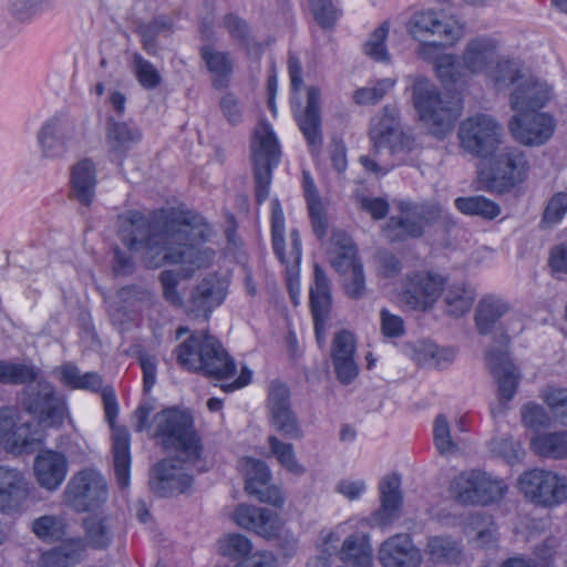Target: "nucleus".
<instances>
[{"mask_svg":"<svg viewBox=\"0 0 567 567\" xmlns=\"http://www.w3.org/2000/svg\"><path fill=\"white\" fill-rule=\"evenodd\" d=\"M121 240L132 251H144V261L151 268L164 264L179 265V271L164 270L158 280L164 299L173 307L184 305L177 290L182 279L207 268L215 258L212 248L202 246L212 229L206 219L192 212H171L148 219L140 212H128Z\"/></svg>","mask_w":567,"mask_h":567,"instance_id":"nucleus-1","label":"nucleus"},{"mask_svg":"<svg viewBox=\"0 0 567 567\" xmlns=\"http://www.w3.org/2000/svg\"><path fill=\"white\" fill-rule=\"evenodd\" d=\"M154 435L162 439L166 449H174L178 456L163 460L153 468L151 488L159 496L182 494L192 485L193 477L187 472L189 465L200 463L203 445L194 429L189 413L167 409L154 415Z\"/></svg>","mask_w":567,"mask_h":567,"instance_id":"nucleus-2","label":"nucleus"},{"mask_svg":"<svg viewBox=\"0 0 567 567\" xmlns=\"http://www.w3.org/2000/svg\"><path fill=\"white\" fill-rule=\"evenodd\" d=\"M413 104L422 125L429 134L443 138L454 127L461 115L462 103L455 95L442 94L427 79H416Z\"/></svg>","mask_w":567,"mask_h":567,"instance_id":"nucleus-3","label":"nucleus"},{"mask_svg":"<svg viewBox=\"0 0 567 567\" xmlns=\"http://www.w3.org/2000/svg\"><path fill=\"white\" fill-rule=\"evenodd\" d=\"M176 359L183 368L215 379L230 378L236 371L235 362L220 342L207 332L190 334L177 347Z\"/></svg>","mask_w":567,"mask_h":567,"instance_id":"nucleus-4","label":"nucleus"},{"mask_svg":"<svg viewBox=\"0 0 567 567\" xmlns=\"http://www.w3.org/2000/svg\"><path fill=\"white\" fill-rule=\"evenodd\" d=\"M489 157L487 167L478 171V181L485 190L504 194L527 178L529 163L522 150L501 145Z\"/></svg>","mask_w":567,"mask_h":567,"instance_id":"nucleus-5","label":"nucleus"},{"mask_svg":"<svg viewBox=\"0 0 567 567\" xmlns=\"http://www.w3.org/2000/svg\"><path fill=\"white\" fill-rule=\"evenodd\" d=\"M21 405L40 424L49 427L60 426L66 416L63 395L51 382L40 378V374L24 386Z\"/></svg>","mask_w":567,"mask_h":567,"instance_id":"nucleus-6","label":"nucleus"},{"mask_svg":"<svg viewBox=\"0 0 567 567\" xmlns=\"http://www.w3.org/2000/svg\"><path fill=\"white\" fill-rule=\"evenodd\" d=\"M503 136L502 125L486 114L464 120L458 128L461 147L480 158H487L496 153L503 144Z\"/></svg>","mask_w":567,"mask_h":567,"instance_id":"nucleus-7","label":"nucleus"},{"mask_svg":"<svg viewBox=\"0 0 567 567\" xmlns=\"http://www.w3.org/2000/svg\"><path fill=\"white\" fill-rule=\"evenodd\" d=\"M251 158L255 169L256 199L262 203L269 195L271 172L280 161V147L275 133L267 123H260L251 142Z\"/></svg>","mask_w":567,"mask_h":567,"instance_id":"nucleus-8","label":"nucleus"},{"mask_svg":"<svg viewBox=\"0 0 567 567\" xmlns=\"http://www.w3.org/2000/svg\"><path fill=\"white\" fill-rule=\"evenodd\" d=\"M524 496L543 507H555L567 501V478L553 471L533 468L518 478Z\"/></svg>","mask_w":567,"mask_h":567,"instance_id":"nucleus-9","label":"nucleus"},{"mask_svg":"<svg viewBox=\"0 0 567 567\" xmlns=\"http://www.w3.org/2000/svg\"><path fill=\"white\" fill-rule=\"evenodd\" d=\"M105 478L94 470L75 473L63 492L64 503L78 513L99 508L107 501Z\"/></svg>","mask_w":567,"mask_h":567,"instance_id":"nucleus-10","label":"nucleus"},{"mask_svg":"<svg viewBox=\"0 0 567 567\" xmlns=\"http://www.w3.org/2000/svg\"><path fill=\"white\" fill-rule=\"evenodd\" d=\"M509 337L503 330L501 331L499 348L492 347L486 351L485 359L488 369L494 377L498 389V404L491 408L493 417L504 413L505 403L511 401L516 394L520 374L517 367L512 362L507 352Z\"/></svg>","mask_w":567,"mask_h":567,"instance_id":"nucleus-11","label":"nucleus"},{"mask_svg":"<svg viewBox=\"0 0 567 567\" xmlns=\"http://www.w3.org/2000/svg\"><path fill=\"white\" fill-rule=\"evenodd\" d=\"M79 135L75 120L65 110L49 116L37 133L41 154L45 158H60L76 141Z\"/></svg>","mask_w":567,"mask_h":567,"instance_id":"nucleus-12","label":"nucleus"},{"mask_svg":"<svg viewBox=\"0 0 567 567\" xmlns=\"http://www.w3.org/2000/svg\"><path fill=\"white\" fill-rule=\"evenodd\" d=\"M445 285V278L439 274L416 271L405 277L400 301L411 310L425 311L437 301Z\"/></svg>","mask_w":567,"mask_h":567,"instance_id":"nucleus-13","label":"nucleus"},{"mask_svg":"<svg viewBox=\"0 0 567 567\" xmlns=\"http://www.w3.org/2000/svg\"><path fill=\"white\" fill-rule=\"evenodd\" d=\"M408 31L416 40L437 35L444 44H453L462 37V28L455 19L432 9L415 12L409 20Z\"/></svg>","mask_w":567,"mask_h":567,"instance_id":"nucleus-14","label":"nucleus"},{"mask_svg":"<svg viewBox=\"0 0 567 567\" xmlns=\"http://www.w3.org/2000/svg\"><path fill=\"white\" fill-rule=\"evenodd\" d=\"M555 127L554 117L545 112H516L508 124L513 137L525 146L545 144L553 136Z\"/></svg>","mask_w":567,"mask_h":567,"instance_id":"nucleus-15","label":"nucleus"},{"mask_svg":"<svg viewBox=\"0 0 567 567\" xmlns=\"http://www.w3.org/2000/svg\"><path fill=\"white\" fill-rule=\"evenodd\" d=\"M228 293V281L216 275H207L190 291L186 311L194 318L208 320L214 309L219 307Z\"/></svg>","mask_w":567,"mask_h":567,"instance_id":"nucleus-16","label":"nucleus"},{"mask_svg":"<svg viewBox=\"0 0 567 567\" xmlns=\"http://www.w3.org/2000/svg\"><path fill=\"white\" fill-rule=\"evenodd\" d=\"M551 97L553 89L547 82L526 75L513 89L509 105L517 113L538 112Z\"/></svg>","mask_w":567,"mask_h":567,"instance_id":"nucleus-17","label":"nucleus"},{"mask_svg":"<svg viewBox=\"0 0 567 567\" xmlns=\"http://www.w3.org/2000/svg\"><path fill=\"white\" fill-rule=\"evenodd\" d=\"M426 224L425 208L406 204L401 206L400 216H393L388 220L383 233L389 241L399 243L409 238L421 237Z\"/></svg>","mask_w":567,"mask_h":567,"instance_id":"nucleus-18","label":"nucleus"},{"mask_svg":"<svg viewBox=\"0 0 567 567\" xmlns=\"http://www.w3.org/2000/svg\"><path fill=\"white\" fill-rule=\"evenodd\" d=\"M234 520L238 526L267 539L278 537L282 529V522L276 513L246 504L236 507Z\"/></svg>","mask_w":567,"mask_h":567,"instance_id":"nucleus-19","label":"nucleus"},{"mask_svg":"<svg viewBox=\"0 0 567 567\" xmlns=\"http://www.w3.org/2000/svg\"><path fill=\"white\" fill-rule=\"evenodd\" d=\"M29 496V482L13 467L0 466V513L13 514L21 509Z\"/></svg>","mask_w":567,"mask_h":567,"instance_id":"nucleus-20","label":"nucleus"},{"mask_svg":"<svg viewBox=\"0 0 567 567\" xmlns=\"http://www.w3.org/2000/svg\"><path fill=\"white\" fill-rule=\"evenodd\" d=\"M383 567H419L422 555L406 534H398L385 540L379 550Z\"/></svg>","mask_w":567,"mask_h":567,"instance_id":"nucleus-21","label":"nucleus"},{"mask_svg":"<svg viewBox=\"0 0 567 567\" xmlns=\"http://www.w3.org/2000/svg\"><path fill=\"white\" fill-rule=\"evenodd\" d=\"M69 464L64 454L52 450L40 452L33 464L38 484L50 491H56L68 474Z\"/></svg>","mask_w":567,"mask_h":567,"instance_id":"nucleus-22","label":"nucleus"},{"mask_svg":"<svg viewBox=\"0 0 567 567\" xmlns=\"http://www.w3.org/2000/svg\"><path fill=\"white\" fill-rule=\"evenodd\" d=\"M321 556L330 559L331 567H371L372 566V548L369 538L362 534H353L347 537L341 549L333 556L329 554Z\"/></svg>","mask_w":567,"mask_h":567,"instance_id":"nucleus-23","label":"nucleus"},{"mask_svg":"<svg viewBox=\"0 0 567 567\" xmlns=\"http://www.w3.org/2000/svg\"><path fill=\"white\" fill-rule=\"evenodd\" d=\"M299 128L307 140L312 153L319 152L322 145L320 91L316 86L308 89L307 106L303 113L297 114Z\"/></svg>","mask_w":567,"mask_h":567,"instance_id":"nucleus-24","label":"nucleus"},{"mask_svg":"<svg viewBox=\"0 0 567 567\" xmlns=\"http://www.w3.org/2000/svg\"><path fill=\"white\" fill-rule=\"evenodd\" d=\"M315 281L310 288V307L315 322L316 337L320 341V331L328 320L331 308L329 280L324 270L315 265Z\"/></svg>","mask_w":567,"mask_h":567,"instance_id":"nucleus-25","label":"nucleus"},{"mask_svg":"<svg viewBox=\"0 0 567 567\" xmlns=\"http://www.w3.org/2000/svg\"><path fill=\"white\" fill-rule=\"evenodd\" d=\"M70 182V197L89 207L95 198L97 184L95 164L89 158L78 162L72 167Z\"/></svg>","mask_w":567,"mask_h":567,"instance_id":"nucleus-26","label":"nucleus"},{"mask_svg":"<svg viewBox=\"0 0 567 567\" xmlns=\"http://www.w3.org/2000/svg\"><path fill=\"white\" fill-rule=\"evenodd\" d=\"M199 55L212 74L213 86L218 90L227 87L235 65L231 54L216 49L215 45L203 44Z\"/></svg>","mask_w":567,"mask_h":567,"instance_id":"nucleus-27","label":"nucleus"},{"mask_svg":"<svg viewBox=\"0 0 567 567\" xmlns=\"http://www.w3.org/2000/svg\"><path fill=\"white\" fill-rule=\"evenodd\" d=\"M84 529V550L86 547L95 550L107 549L115 535V522L111 516L91 515L83 519Z\"/></svg>","mask_w":567,"mask_h":567,"instance_id":"nucleus-28","label":"nucleus"},{"mask_svg":"<svg viewBox=\"0 0 567 567\" xmlns=\"http://www.w3.org/2000/svg\"><path fill=\"white\" fill-rule=\"evenodd\" d=\"M496 42L487 37L471 39L463 51L464 66L472 73H480L494 63L497 58Z\"/></svg>","mask_w":567,"mask_h":567,"instance_id":"nucleus-29","label":"nucleus"},{"mask_svg":"<svg viewBox=\"0 0 567 567\" xmlns=\"http://www.w3.org/2000/svg\"><path fill=\"white\" fill-rule=\"evenodd\" d=\"M84 555V542L72 537L51 548L41 556L42 567H71L79 564Z\"/></svg>","mask_w":567,"mask_h":567,"instance_id":"nucleus-30","label":"nucleus"},{"mask_svg":"<svg viewBox=\"0 0 567 567\" xmlns=\"http://www.w3.org/2000/svg\"><path fill=\"white\" fill-rule=\"evenodd\" d=\"M401 478L396 474L388 475L380 483L381 507L375 517L382 526L389 525L396 516L401 504Z\"/></svg>","mask_w":567,"mask_h":567,"instance_id":"nucleus-31","label":"nucleus"},{"mask_svg":"<svg viewBox=\"0 0 567 567\" xmlns=\"http://www.w3.org/2000/svg\"><path fill=\"white\" fill-rule=\"evenodd\" d=\"M443 293L447 313L456 318L468 312L476 298L475 289L464 280L447 284Z\"/></svg>","mask_w":567,"mask_h":567,"instance_id":"nucleus-32","label":"nucleus"},{"mask_svg":"<svg viewBox=\"0 0 567 567\" xmlns=\"http://www.w3.org/2000/svg\"><path fill=\"white\" fill-rule=\"evenodd\" d=\"M401 130L399 110L392 105L384 106L381 117L370 130L373 155L377 156L383 145L390 143L391 136Z\"/></svg>","mask_w":567,"mask_h":567,"instance_id":"nucleus-33","label":"nucleus"},{"mask_svg":"<svg viewBox=\"0 0 567 567\" xmlns=\"http://www.w3.org/2000/svg\"><path fill=\"white\" fill-rule=\"evenodd\" d=\"M113 461L117 484L121 488L130 485V434L125 429H114Z\"/></svg>","mask_w":567,"mask_h":567,"instance_id":"nucleus-34","label":"nucleus"},{"mask_svg":"<svg viewBox=\"0 0 567 567\" xmlns=\"http://www.w3.org/2000/svg\"><path fill=\"white\" fill-rule=\"evenodd\" d=\"M508 311V305L502 299L487 296L476 308L475 324L481 334L492 333L498 320Z\"/></svg>","mask_w":567,"mask_h":567,"instance_id":"nucleus-35","label":"nucleus"},{"mask_svg":"<svg viewBox=\"0 0 567 567\" xmlns=\"http://www.w3.org/2000/svg\"><path fill=\"white\" fill-rule=\"evenodd\" d=\"M532 451L544 458L567 457V431L538 433L530 440Z\"/></svg>","mask_w":567,"mask_h":567,"instance_id":"nucleus-36","label":"nucleus"},{"mask_svg":"<svg viewBox=\"0 0 567 567\" xmlns=\"http://www.w3.org/2000/svg\"><path fill=\"white\" fill-rule=\"evenodd\" d=\"M141 138L142 133L135 125L126 122L109 121L106 140L113 153L124 155Z\"/></svg>","mask_w":567,"mask_h":567,"instance_id":"nucleus-37","label":"nucleus"},{"mask_svg":"<svg viewBox=\"0 0 567 567\" xmlns=\"http://www.w3.org/2000/svg\"><path fill=\"white\" fill-rule=\"evenodd\" d=\"M426 551L431 560L441 564L456 565L463 558L461 545L451 537L436 536L430 538Z\"/></svg>","mask_w":567,"mask_h":567,"instance_id":"nucleus-38","label":"nucleus"},{"mask_svg":"<svg viewBox=\"0 0 567 567\" xmlns=\"http://www.w3.org/2000/svg\"><path fill=\"white\" fill-rule=\"evenodd\" d=\"M250 539L239 533L227 534L218 540V553L235 565H239L254 551Z\"/></svg>","mask_w":567,"mask_h":567,"instance_id":"nucleus-39","label":"nucleus"},{"mask_svg":"<svg viewBox=\"0 0 567 567\" xmlns=\"http://www.w3.org/2000/svg\"><path fill=\"white\" fill-rule=\"evenodd\" d=\"M455 207L465 215L485 219H494L501 214V207L484 196L458 197Z\"/></svg>","mask_w":567,"mask_h":567,"instance_id":"nucleus-40","label":"nucleus"},{"mask_svg":"<svg viewBox=\"0 0 567 567\" xmlns=\"http://www.w3.org/2000/svg\"><path fill=\"white\" fill-rule=\"evenodd\" d=\"M40 370L33 365L0 360V383L27 384L38 379Z\"/></svg>","mask_w":567,"mask_h":567,"instance_id":"nucleus-41","label":"nucleus"},{"mask_svg":"<svg viewBox=\"0 0 567 567\" xmlns=\"http://www.w3.org/2000/svg\"><path fill=\"white\" fill-rule=\"evenodd\" d=\"M476 483L475 471L461 473L451 482L450 492L452 497L464 505L478 504Z\"/></svg>","mask_w":567,"mask_h":567,"instance_id":"nucleus-42","label":"nucleus"},{"mask_svg":"<svg viewBox=\"0 0 567 567\" xmlns=\"http://www.w3.org/2000/svg\"><path fill=\"white\" fill-rule=\"evenodd\" d=\"M33 533L44 540H62L68 535V523L63 516L43 515L32 523Z\"/></svg>","mask_w":567,"mask_h":567,"instance_id":"nucleus-43","label":"nucleus"},{"mask_svg":"<svg viewBox=\"0 0 567 567\" xmlns=\"http://www.w3.org/2000/svg\"><path fill=\"white\" fill-rule=\"evenodd\" d=\"M268 444L271 454L277 458L279 464L293 475H302L306 468L297 461L293 445L280 441L276 435L268 437Z\"/></svg>","mask_w":567,"mask_h":567,"instance_id":"nucleus-44","label":"nucleus"},{"mask_svg":"<svg viewBox=\"0 0 567 567\" xmlns=\"http://www.w3.org/2000/svg\"><path fill=\"white\" fill-rule=\"evenodd\" d=\"M269 422L274 430L284 437L292 440L303 437L302 427L292 409L269 414Z\"/></svg>","mask_w":567,"mask_h":567,"instance_id":"nucleus-45","label":"nucleus"},{"mask_svg":"<svg viewBox=\"0 0 567 567\" xmlns=\"http://www.w3.org/2000/svg\"><path fill=\"white\" fill-rule=\"evenodd\" d=\"M477 484V497L482 505L496 502L501 499L507 491V485L504 481L493 478L487 473L475 471Z\"/></svg>","mask_w":567,"mask_h":567,"instance_id":"nucleus-46","label":"nucleus"},{"mask_svg":"<svg viewBox=\"0 0 567 567\" xmlns=\"http://www.w3.org/2000/svg\"><path fill=\"white\" fill-rule=\"evenodd\" d=\"M41 442L40 434L38 432H31L30 424L24 423L16 425L14 430L7 439L6 444L9 449L18 454L30 453Z\"/></svg>","mask_w":567,"mask_h":567,"instance_id":"nucleus-47","label":"nucleus"},{"mask_svg":"<svg viewBox=\"0 0 567 567\" xmlns=\"http://www.w3.org/2000/svg\"><path fill=\"white\" fill-rule=\"evenodd\" d=\"M171 25H172L171 21L163 17L155 18L154 20H152L150 22L141 23L137 25V33L141 37L144 50L148 54H153V55L156 54V52H157L156 39L161 34V32H163L165 30H169Z\"/></svg>","mask_w":567,"mask_h":567,"instance_id":"nucleus-48","label":"nucleus"},{"mask_svg":"<svg viewBox=\"0 0 567 567\" xmlns=\"http://www.w3.org/2000/svg\"><path fill=\"white\" fill-rule=\"evenodd\" d=\"M389 34V22H383L369 37L363 45L364 53L378 62H389L390 54L385 47Z\"/></svg>","mask_w":567,"mask_h":567,"instance_id":"nucleus-49","label":"nucleus"},{"mask_svg":"<svg viewBox=\"0 0 567 567\" xmlns=\"http://www.w3.org/2000/svg\"><path fill=\"white\" fill-rule=\"evenodd\" d=\"M492 80L498 90L516 86L526 76L523 74L518 64L514 61L498 62L496 69L492 72Z\"/></svg>","mask_w":567,"mask_h":567,"instance_id":"nucleus-50","label":"nucleus"},{"mask_svg":"<svg viewBox=\"0 0 567 567\" xmlns=\"http://www.w3.org/2000/svg\"><path fill=\"white\" fill-rule=\"evenodd\" d=\"M246 485L247 493L258 492L259 487L268 484L271 474L267 464L255 458L246 460Z\"/></svg>","mask_w":567,"mask_h":567,"instance_id":"nucleus-51","label":"nucleus"},{"mask_svg":"<svg viewBox=\"0 0 567 567\" xmlns=\"http://www.w3.org/2000/svg\"><path fill=\"white\" fill-rule=\"evenodd\" d=\"M433 437L440 454H453L458 451V445L451 435L450 424L443 414L435 417Z\"/></svg>","mask_w":567,"mask_h":567,"instance_id":"nucleus-52","label":"nucleus"},{"mask_svg":"<svg viewBox=\"0 0 567 567\" xmlns=\"http://www.w3.org/2000/svg\"><path fill=\"white\" fill-rule=\"evenodd\" d=\"M291 408V394L288 385L279 380L270 382L267 396L268 414L285 411Z\"/></svg>","mask_w":567,"mask_h":567,"instance_id":"nucleus-53","label":"nucleus"},{"mask_svg":"<svg viewBox=\"0 0 567 567\" xmlns=\"http://www.w3.org/2000/svg\"><path fill=\"white\" fill-rule=\"evenodd\" d=\"M542 399L551 410L556 421L567 426V389L548 388L543 392Z\"/></svg>","mask_w":567,"mask_h":567,"instance_id":"nucleus-54","label":"nucleus"},{"mask_svg":"<svg viewBox=\"0 0 567 567\" xmlns=\"http://www.w3.org/2000/svg\"><path fill=\"white\" fill-rule=\"evenodd\" d=\"M271 234H272V247L278 259L285 264V254H284V245H285V217L281 209V206L278 200L272 203L271 209Z\"/></svg>","mask_w":567,"mask_h":567,"instance_id":"nucleus-55","label":"nucleus"},{"mask_svg":"<svg viewBox=\"0 0 567 567\" xmlns=\"http://www.w3.org/2000/svg\"><path fill=\"white\" fill-rule=\"evenodd\" d=\"M134 71L140 84L147 90L157 87L162 82L156 68L138 53L134 54Z\"/></svg>","mask_w":567,"mask_h":567,"instance_id":"nucleus-56","label":"nucleus"},{"mask_svg":"<svg viewBox=\"0 0 567 567\" xmlns=\"http://www.w3.org/2000/svg\"><path fill=\"white\" fill-rule=\"evenodd\" d=\"M394 85L391 79H383L378 81L371 87H361L353 94V100L357 104H373L379 102L390 89Z\"/></svg>","mask_w":567,"mask_h":567,"instance_id":"nucleus-57","label":"nucleus"},{"mask_svg":"<svg viewBox=\"0 0 567 567\" xmlns=\"http://www.w3.org/2000/svg\"><path fill=\"white\" fill-rule=\"evenodd\" d=\"M307 204L313 233L319 239H322L328 231L326 206L320 196L307 199Z\"/></svg>","mask_w":567,"mask_h":567,"instance_id":"nucleus-58","label":"nucleus"},{"mask_svg":"<svg viewBox=\"0 0 567 567\" xmlns=\"http://www.w3.org/2000/svg\"><path fill=\"white\" fill-rule=\"evenodd\" d=\"M355 352L354 336L346 330L339 331L334 334L332 341V361L353 359Z\"/></svg>","mask_w":567,"mask_h":567,"instance_id":"nucleus-59","label":"nucleus"},{"mask_svg":"<svg viewBox=\"0 0 567 567\" xmlns=\"http://www.w3.org/2000/svg\"><path fill=\"white\" fill-rule=\"evenodd\" d=\"M343 276V289L351 299H362L367 295L365 278L362 266H357L353 271Z\"/></svg>","mask_w":567,"mask_h":567,"instance_id":"nucleus-60","label":"nucleus"},{"mask_svg":"<svg viewBox=\"0 0 567 567\" xmlns=\"http://www.w3.org/2000/svg\"><path fill=\"white\" fill-rule=\"evenodd\" d=\"M44 3V0H12L9 4V11L17 21L27 22L34 14L42 11Z\"/></svg>","mask_w":567,"mask_h":567,"instance_id":"nucleus-61","label":"nucleus"},{"mask_svg":"<svg viewBox=\"0 0 567 567\" xmlns=\"http://www.w3.org/2000/svg\"><path fill=\"white\" fill-rule=\"evenodd\" d=\"M567 213V192L556 193L548 202L544 214L543 223L553 226L559 223Z\"/></svg>","mask_w":567,"mask_h":567,"instance_id":"nucleus-62","label":"nucleus"},{"mask_svg":"<svg viewBox=\"0 0 567 567\" xmlns=\"http://www.w3.org/2000/svg\"><path fill=\"white\" fill-rule=\"evenodd\" d=\"M520 414L523 423L532 429L546 427L550 423V417L546 410L536 403L525 404L520 410Z\"/></svg>","mask_w":567,"mask_h":567,"instance_id":"nucleus-63","label":"nucleus"},{"mask_svg":"<svg viewBox=\"0 0 567 567\" xmlns=\"http://www.w3.org/2000/svg\"><path fill=\"white\" fill-rule=\"evenodd\" d=\"M315 20L322 28H330L337 20V9L331 0H310Z\"/></svg>","mask_w":567,"mask_h":567,"instance_id":"nucleus-64","label":"nucleus"}]
</instances>
